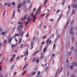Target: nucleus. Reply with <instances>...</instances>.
Segmentation results:
<instances>
[{"instance_id":"nucleus-1","label":"nucleus","mask_w":77,"mask_h":77,"mask_svg":"<svg viewBox=\"0 0 77 77\" xmlns=\"http://www.w3.org/2000/svg\"><path fill=\"white\" fill-rule=\"evenodd\" d=\"M23 27V26L22 25L21 26H19L17 29V30L18 32H19V33H18L17 34H15V35H14L13 38H16V36H20V35L21 34V28H22Z\"/></svg>"},{"instance_id":"nucleus-2","label":"nucleus","mask_w":77,"mask_h":77,"mask_svg":"<svg viewBox=\"0 0 77 77\" xmlns=\"http://www.w3.org/2000/svg\"><path fill=\"white\" fill-rule=\"evenodd\" d=\"M39 8H40V7H39V8L36 10L35 14L34 16H33L32 21H33V22L35 21V20H36V16H37L39 14H40V11L39 10Z\"/></svg>"},{"instance_id":"nucleus-3","label":"nucleus","mask_w":77,"mask_h":77,"mask_svg":"<svg viewBox=\"0 0 77 77\" xmlns=\"http://www.w3.org/2000/svg\"><path fill=\"white\" fill-rule=\"evenodd\" d=\"M31 17H32V15L30 14H29L27 19H26L27 20L25 26H26L29 24V22L31 20V19H32V18Z\"/></svg>"},{"instance_id":"nucleus-4","label":"nucleus","mask_w":77,"mask_h":77,"mask_svg":"<svg viewBox=\"0 0 77 77\" xmlns=\"http://www.w3.org/2000/svg\"><path fill=\"white\" fill-rule=\"evenodd\" d=\"M32 60L33 61H34V62H36L37 63H39V57H37L36 58H34L32 59Z\"/></svg>"},{"instance_id":"nucleus-5","label":"nucleus","mask_w":77,"mask_h":77,"mask_svg":"<svg viewBox=\"0 0 77 77\" xmlns=\"http://www.w3.org/2000/svg\"><path fill=\"white\" fill-rule=\"evenodd\" d=\"M49 41H50V39H48L46 42V43L47 44L46 46L47 47H48L49 46V44H48V42L49 44H50V43L51 42V40H50L49 42Z\"/></svg>"},{"instance_id":"nucleus-6","label":"nucleus","mask_w":77,"mask_h":77,"mask_svg":"<svg viewBox=\"0 0 77 77\" xmlns=\"http://www.w3.org/2000/svg\"><path fill=\"white\" fill-rule=\"evenodd\" d=\"M27 15H26L24 16L23 18V17L22 18L21 20H22V21H23V20H27Z\"/></svg>"},{"instance_id":"nucleus-7","label":"nucleus","mask_w":77,"mask_h":77,"mask_svg":"<svg viewBox=\"0 0 77 77\" xmlns=\"http://www.w3.org/2000/svg\"><path fill=\"white\" fill-rule=\"evenodd\" d=\"M34 44V41H32L31 42V48L30 49V50H32V48H33V44Z\"/></svg>"},{"instance_id":"nucleus-8","label":"nucleus","mask_w":77,"mask_h":77,"mask_svg":"<svg viewBox=\"0 0 77 77\" xmlns=\"http://www.w3.org/2000/svg\"><path fill=\"white\" fill-rule=\"evenodd\" d=\"M26 6H27V5H25V6H24V7L23 8V11L25 12H27V11H28V8H26Z\"/></svg>"},{"instance_id":"nucleus-9","label":"nucleus","mask_w":77,"mask_h":77,"mask_svg":"<svg viewBox=\"0 0 77 77\" xmlns=\"http://www.w3.org/2000/svg\"><path fill=\"white\" fill-rule=\"evenodd\" d=\"M8 33V31H6L5 32H2L1 35H5V34L7 35Z\"/></svg>"},{"instance_id":"nucleus-10","label":"nucleus","mask_w":77,"mask_h":77,"mask_svg":"<svg viewBox=\"0 0 77 77\" xmlns=\"http://www.w3.org/2000/svg\"><path fill=\"white\" fill-rule=\"evenodd\" d=\"M13 39V37H11L10 39H8V43L10 44H11V41H12V39Z\"/></svg>"},{"instance_id":"nucleus-11","label":"nucleus","mask_w":77,"mask_h":77,"mask_svg":"<svg viewBox=\"0 0 77 77\" xmlns=\"http://www.w3.org/2000/svg\"><path fill=\"white\" fill-rule=\"evenodd\" d=\"M20 24V25H19L18 27H19V26H22V27H23V23H22V22H20V21H19L18 22V24Z\"/></svg>"},{"instance_id":"nucleus-12","label":"nucleus","mask_w":77,"mask_h":77,"mask_svg":"<svg viewBox=\"0 0 77 77\" xmlns=\"http://www.w3.org/2000/svg\"><path fill=\"white\" fill-rule=\"evenodd\" d=\"M39 51H37L36 52H34V54H33L32 56H35V55H36V54H37L39 52Z\"/></svg>"},{"instance_id":"nucleus-13","label":"nucleus","mask_w":77,"mask_h":77,"mask_svg":"<svg viewBox=\"0 0 77 77\" xmlns=\"http://www.w3.org/2000/svg\"><path fill=\"white\" fill-rule=\"evenodd\" d=\"M47 51V48L46 47H45L43 50V53H45V52Z\"/></svg>"},{"instance_id":"nucleus-14","label":"nucleus","mask_w":77,"mask_h":77,"mask_svg":"<svg viewBox=\"0 0 77 77\" xmlns=\"http://www.w3.org/2000/svg\"><path fill=\"white\" fill-rule=\"evenodd\" d=\"M72 42H74V36H72Z\"/></svg>"},{"instance_id":"nucleus-15","label":"nucleus","mask_w":77,"mask_h":77,"mask_svg":"<svg viewBox=\"0 0 77 77\" xmlns=\"http://www.w3.org/2000/svg\"><path fill=\"white\" fill-rule=\"evenodd\" d=\"M74 27H72L70 30V32L71 30L72 32H73L74 31Z\"/></svg>"},{"instance_id":"nucleus-16","label":"nucleus","mask_w":77,"mask_h":77,"mask_svg":"<svg viewBox=\"0 0 77 77\" xmlns=\"http://www.w3.org/2000/svg\"><path fill=\"white\" fill-rule=\"evenodd\" d=\"M73 14H75V10H73V11L72 12L71 15H72Z\"/></svg>"},{"instance_id":"nucleus-17","label":"nucleus","mask_w":77,"mask_h":77,"mask_svg":"<svg viewBox=\"0 0 77 77\" xmlns=\"http://www.w3.org/2000/svg\"><path fill=\"white\" fill-rule=\"evenodd\" d=\"M72 65H73V66H77V63H72Z\"/></svg>"},{"instance_id":"nucleus-18","label":"nucleus","mask_w":77,"mask_h":77,"mask_svg":"<svg viewBox=\"0 0 77 77\" xmlns=\"http://www.w3.org/2000/svg\"><path fill=\"white\" fill-rule=\"evenodd\" d=\"M44 57V56L43 55H42V54L41 56L40 57V59H42Z\"/></svg>"},{"instance_id":"nucleus-19","label":"nucleus","mask_w":77,"mask_h":77,"mask_svg":"<svg viewBox=\"0 0 77 77\" xmlns=\"http://www.w3.org/2000/svg\"><path fill=\"white\" fill-rule=\"evenodd\" d=\"M23 53L24 54L23 55H20L21 57H24V56H25V54H26V52H24Z\"/></svg>"},{"instance_id":"nucleus-20","label":"nucleus","mask_w":77,"mask_h":77,"mask_svg":"<svg viewBox=\"0 0 77 77\" xmlns=\"http://www.w3.org/2000/svg\"><path fill=\"white\" fill-rule=\"evenodd\" d=\"M70 32L71 34L72 35H74V33L73 32V31H71V30H70Z\"/></svg>"},{"instance_id":"nucleus-21","label":"nucleus","mask_w":77,"mask_h":77,"mask_svg":"<svg viewBox=\"0 0 77 77\" xmlns=\"http://www.w3.org/2000/svg\"><path fill=\"white\" fill-rule=\"evenodd\" d=\"M21 7V5H19V4L17 5V8H20Z\"/></svg>"},{"instance_id":"nucleus-22","label":"nucleus","mask_w":77,"mask_h":77,"mask_svg":"<svg viewBox=\"0 0 77 77\" xmlns=\"http://www.w3.org/2000/svg\"><path fill=\"white\" fill-rule=\"evenodd\" d=\"M15 66V65H12L11 67V69L12 70V69H14V68Z\"/></svg>"},{"instance_id":"nucleus-23","label":"nucleus","mask_w":77,"mask_h":77,"mask_svg":"<svg viewBox=\"0 0 77 77\" xmlns=\"http://www.w3.org/2000/svg\"><path fill=\"white\" fill-rule=\"evenodd\" d=\"M29 77H32V76H33V75L32 74V73L29 75H28Z\"/></svg>"},{"instance_id":"nucleus-24","label":"nucleus","mask_w":77,"mask_h":77,"mask_svg":"<svg viewBox=\"0 0 77 77\" xmlns=\"http://www.w3.org/2000/svg\"><path fill=\"white\" fill-rule=\"evenodd\" d=\"M34 14V13L33 12H31V15H32V18L33 19V16H34V15H33Z\"/></svg>"},{"instance_id":"nucleus-25","label":"nucleus","mask_w":77,"mask_h":77,"mask_svg":"<svg viewBox=\"0 0 77 77\" xmlns=\"http://www.w3.org/2000/svg\"><path fill=\"white\" fill-rule=\"evenodd\" d=\"M14 47H15V45L14 44L12 45L11 48H14Z\"/></svg>"},{"instance_id":"nucleus-26","label":"nucleus","mask_w":77,"mask_h":77,"mask_svg":"<svg viewBox=\"0 0 77 77\" xmlns=\"http://www.w3.org/2000/svg\"><path fill=\"white\" fill-rule=\"evenodd\" d=\"M31 73L32 75H35L36 74V71H34L33 73Z\"/></svg>"},{"instance_id":"nucleus-27","label":"nucleus","mask_w":77,"mask_h":77,"mask_svg":"<svg viewBox=\"0 0 77 77\" xmlns=\"http://www.w3.org/2000/svg\"><path fill=\"white\" fill-rule=\"evenodd\" d=\"M22 40V39H21V38H20V41H19V44H21V41Z\"/></svg>"},{"instance_id":"nucleus-28","label":"nucleus","mask_w":77,"mask_h":77,"mask_svg":"<svg viewBox=\"0 0 77 77\" xmlns=\"http://www.w3.org/2000/svg\"><path fill=\"white\" fill-rule=\"evenodd\" d=\"M71 52H69L68 53V56H71Z\"/></svg>"},{"instance_id":"nucleus-29","label":"nucleus","mask_w":77,"mask_h":77,"mask_svg":"<svg viewBox=\"0 0 77 77\" xmlns=\"http://www.w3.org/2000/svg\"><path fill=\"white\" fill-rule=\"evenodd\" d=\"M74 20L73 19L71 22V24H73L74 23Z\"/></svg>"},{"instance_id":"nucleus-30","label":"nucleus","mask_w":77,"mask_h":77,"mask_svg":"<svg viewBox=\"0 0 77 77\" xmlns=\"http://www.w3.org/2000/svg\"><path fill=\"white\" fill-rule=\"evenodd\" d=\"M60 35H59L58 36H57V38H56L55 41H56V39H57V38H60Z\"/></svg>"},{"instance_id":"nucleus-31","label":"nucleus","mask_w":77,"mask_h":77,"mask_svg":"<svg viewBox=\"0 0 77 77\" xmlns=\"http://www.w3.org/2000/svg\"><path fill=\"white\" fill-rule=\"evenodd\" d=\"M13 60H14V58H12L10 60V61L11 62H13Z\"/></svg>"},{"instance_id":"nucleus-32","label":"nucleus","mask_w":77,"mask_h":77,"mask_svg":"<svg viewBox=\"0 0 77 77\" xmlns=\"http://www.w3.org/2000/svg\"><path fill=\"white\" fill-rule=\"evenodd\" d=\"M60 10H58V11H57L56 13V14H58V13L59 12H60Z\"/></svg>"},{"instance_id":"nucleus-33","label":"nucleus","mask_w":77,"mask_h":77,"mask_svg":"<svg viewBox=\"0 0 77 77\" xmlns=\"http://www.w3.org/2000/svg\"><path fill=\"white\" fill-rule=\"evenodd\" d=\"M63 2L62 4V5H64V3H65V0H63Z\"/></svg>"},{"instance_id":"nucleus-34","label":"nucleus","mask_w":77,"mask_h":77,"mask_svg":"<svg viewBox=\"0 0 77 77\" xmlns=\"http://www.w3.org/2000/svg\"><path fill=\"white\" fill-rule=\"evenodd\" d=\"M15 4V2H12V5H13V6H14Z\"/></svg>"},{"instance_id":"nucleus-35","label":"nucleus","mask_w":77,"mask_h":77,"mask_svg":"<svg viewBox=\"0 0 77 77\" xmlns=\"http://www.w3.org/2000/svg\"><path fill=\"white\" fill-rule=\"evenodd\" d=\"M23 45H24V44H22L21 45H20V48H22V47H23Z\"/></svg>"},{"instance_id":"nucleus-36","label":"nucleus","mask_w":77,"mask_h":77,"mask_svg":"<svg viewBox=\"0 0 77 77\" xmlns=\"http://www.w3.org/2000/svg\"><path fill=\"white\" fill-rule=\"evenodd\" d=\"M72 7L73 8L75 7V4H74L72 5Z\"/></svg>"},{"instance_id":"nucleus-37","label":"nucleus","mask_w":77,"mask_h":77,"mask_svg":"<svg viewBox=\"0 0 77 77\" xmlns=\"http://www.w3.org/2000/svg\"><path fill=\"white\" fill-rule=\"evenodd\" d=\"M70 68L71 69H73V66H70Z\"/></svg>"},{"instance_id":"nucleus-38","label":"nucleus","mask_w":77,"mask_h":77,"mask_svg":"<svg viewBox=\"0 0 77 77\" xmlns=\"http://www.w3.org/2000/svg\"><path fill=\"white\" fill-rule=\"evenodd\" d=\"M46 36H47L46 35H45V36L43 37L42 39H45V38H46Z\"/></svg>"},{"instance_id":"nucleus-39","label":"nucleus","mask_w":77,"mask_h":77,"mask_svg":"<svg viewBox=\"0 0 77 77\" xmlns=\"http://www.w3.org/2000/svg\"><path fill=\"white\" fill-rule=\"evenodd\" d=\"M26 70L24 71V72H23V73L22 74V75H24V74H25V73H26Z\"/></svg>"},{"instance_id":"nucleus-40","label":"nucleus","mask_w":77,"mask_h":77,"mask_svg":"<svg viewBox=\"0 0 77 77\" xmlns=\"http://www.w3.org/2000/svg\"><path fill=\"white\" fill-rule=\"evenodd\" d=\"M6 10H5L4 13V17H5V13H6Z\"/></svg>"},{"instance_id":"nucleus-41","label":"nucleus","mask_w":77,"mask_h":77,"mask_svg":"<svg viewBox=\"0 0 77 77\" xmlns=\"http://www.w3.org/2000/svg\"><path fill=\"white\" fill-rule=\"evenodd\" d=\"M68 23H69V21H67V23H66V27H67V26H68Z\"/></svg>"},{"instance_id":"nucleus-42","label":"nucleus","mask_w":77,"mask_h":77,"mask_svg":"<svg viewBox=\"0 0 77 77\" xmlns=\"http://www.w3.org/2000/svg\"><path fill=\"white\" fill-rule=\"evenodd\" d=\"M28 50H27V51H26V56L27 55V56H28Z\"/></svg>"},{"instance_id":"nucleus-43","label":"nucleus","mask_w":77,"mask_h":77,"mask_svg":"<svg viewBox=\"0 0 77 77\" xmlns=\"http://www.w3.org/2000/svg\"><path fill=\"white\" fill-rule=\"evenodd\" d=\"M23 33H24V31L22 32V34H21V37H22L23 36Z\"/></svg>"},{"instance_id":"nucleus-44","label":"nucleus","mask_w":77,"mask_h":77,"mask_svg":"<svg viewBox=\"0 0 77 77\" xmlns=\"http://www.w3.org/2000/svg\"><path fill=\"white\" fill-rule=\"evenodd\" d=\"M8 6H11V3H9L8 4Z\"/></svg>"},{"instance_id":"nucleus-45","label":"nucleus","mask_w":77,"mask_h":77,"mask_svg":"<svg viewBox=\"0 0 77 77\" xmlns=\"http://www.w3.org/2000/svg\"><path fill=\"white\" fill-rule=\"evenodd\" d=\"M20 58V57H17L16 59V60H17L18 59H19Z\"/></svg>"},{"instance_id":"nucleus-46","label":"nucleus","mask_w":77,"mask_h":77,"mask_svg":"<svg viewBox=\"0 0 77 77\" xmlns=\"http://www.w3.org/2000/svg\"><path fill=\"white\" fill-rule=\"evenodd\" d=\"M32 3H31V5H30L29 8V9H30V8H31V7H32Z\"/></svg>"},{"instance_id":"nucleus-47","label":"nucleus","mask_w":77,"mask_h":77,"mask_svg":"<svg viewBox=\"0 0 77 77\" xmlns=\"http://www.w3.org/2000/svg\"><path fill=\"white\" fill-rule=\"evenodd\" d=\"M29 34L28 33H27V34L26 35V37H29Z\"/></svg>"},{"instance_id":"nucleus-48","label":"nucleus","mask_w":77,"mask_h":77,"mask_svg":"<svg viewBox=\"0 0 77 77\" xmlns=\"http://www.w3.org/2000/svg\"><path fill=\"white\" fill-rule=\"evenodd\" d=\"M2 46V44L1 43H0V49L1 48V47Z\"/></svg>"},{"instance_id":"nucleus-49","label":"nucleus","mask_w":77,"mask_h":77,"mask_svg":"<svg viewBox=\"0 0 77 77\" xmlns=\"http://www.w3.org/2000/svg\"><path fill=\"white\" fill-rule=\"evenodd\" d=\"M55 46H56V45L55 44H54L53 46V49H54V47H55Z\"/></svg>"},{"instance_id":"nucleus-50","label":"nucleus","mask_w":77,"mask_h":77,"mask_svg":"<svg viewBox=\"0 0 77 77\" xmlns=\"http://www.w3.org/2000/svg\"><path fill=\"white\" fill-rule=\"evenodd\" d=\"M45 15V14H42V15H40V17H44V16Z\"/></svg>"},{"instance_id":"nucleus-51","label":"nucleus","mask_w":77,"mask_h":77,"mask_svg":"<svg viewBox=\"0 0 77 77\" xmlns=\"http://www.w3.org/2000/svg\"><path fill=\"white\" fill-rule=\"evenodd\" d=\"M20 9H18L17 10V12H18L19 13H20Z\"/></svg>"},{"instance_id":"nucleus-52","label":"nucleus","mask_w":77,"mask_h":77,"mask_svg":"<svg viewBox=\"0 0 77 77\" xmlns=\"http://www.w3.org/2000/svg\"><path fill=\"white\" fill-rule=\"evenodd\" d=\"M40 74V72L38 71L37 74V75H38L39 74Z\"/></svg>"},{"instance_id":"nucleus-53","label":"nucleus","mask_w":77,"mask_h":77,"mask_svg":"<svg viewBox=\"0 0 77 77\" xmlns=\"http://www.w3.org/2000/svg\"><path fill=\"white\" fill-rule=\"evenodd\" d=\"M8 3H6V2L5 3L4 6H6V5H8Z\"/></svg>"},{"instance_id":"nucleus-54","label":"nucleus","mask_w":77,"mask_h":77,"mask_svg":"<svg viewBox=\"0 0 77 77\" xmlns=\"http://www.w3.org/2000/svg\"><path fill=\"white\" fill-rule=\"evenodd\" d=\"M77 4H76L75 6V9H77Z\"/></svg>"},{"instance_id":"nucleus-55","label":"nucleus","mask_w":77,"mask_h":77,"mask_svg":"<svg viewBox=\"0 0 77 77\" xmlns=\"http://www.w3.org/2000/svg\"><path fill=\"white\" fill-rule=\"evenodd\" d=\"M13 57L14 58H15V54H14L13 55Z\"/></svg>"},{"instance_id":"nucleus-56","label":"nucleus","mask_w":77,"mask_h":77,"mask_svg":"<svg viewBox=\"0 0 77 77\" xmlns=\"http://www.w3.org/2000/svg\"><path fill=\"white\" fill-rule=\"evenodd\" d=\"M17 74V72H14V74H13L14 75H16Z\"/></svg>"},{"instance_id":"nucleus-57","label":"nucleus","mask_w":77,"mask_h":77,"mask_svg":"<svg viewBox=\"0 0 77 77\" xmlns=\"http://www.w3.org/2000/svg\"><path fill=\"white\" fill-rule=\"evenodd\" d=\"M68 8L69 9V11L70 10V6H69L68 7Z\"/></svg>"},{"instance_id":"nucleus-58","label":"nucleus","mask_w":77,"mask_h":77,"mask_svg":"<svg viewBox=\"0 0 77 77\" xmlns=\"http://www.w3.org/2000/svg\"><path fill=\"white\" fill-rule=\"evenodd\" d=\"M35 36L33 38V41H34V40H35Z\"/></svg>"},{"instance_id":"nucleus-59","label":"nucleus","mask_w":77,"mask_h":77,"mask_svg":"<svg viewBox=\"0 0 77 77\" xmlns=\"http://www.w3.org/2000/svg\"><path fill=\"white\" fill-rule=\"evenodd\" d=\"M74 47H72L71 48L72 50H74Z\"/></svg>"},{"instance_id":"nucleus-60","label":"nucleus","mask_w":77,"mask_h":77,"mask_svg":"<svg viewBox=\"0 0 77 77\" xmlns=\"http://www.w3.org/2000/svg\"><path fill=\"white\" fill-rule=\"evenodd\" d=\"M35 11H36V8H35L33 10V11H34V12H35Z\"/></svg>"},{"instance_id":"nucleus-61","label":"nucleus","mask_w":77,"mask_h":77,"mask_svg":"<svg viewBox=\"0 0 77 77\" xmlns=\"http://www.w3.org/2000/svg\"><path fill=\"white\" fill-rule=\"evenodd\" d=\"M47 69H48V67H47L45 69V71H47Z\"/></svg>"},{"instance_id":"nucleus-62","label":"nucleus","mask_w":77,"mask_h":77,"mask_svg":"<svg viewBox=\"0 0 77 77\" xmlns=\"http://www.w3.org/2000/svg\"><path fill=\"white\" fill-rule=\"evenodd\" d=\"M74 2H75L76 3H77V0H76V1H75V0H74Z\"/></svg>"},{"instance_id":"nucleus-63","label":"nucleus","mask_w":77,"mask_h":77,"mask_svg":"<svg viewBox=\"0 0 77 77\" xmlns=\"http://www.w3.org/2000/svg\"><path fill=\"white\" fill-rule=\"evenodd\" d=\"M54 56H55V54H52V57H54Z\"/></svg>"},{"instance_id":"nucleus-64","label":"nucleus","mask_w":77,"mask_h":77,"mask_svg":"<svg viewBox=\"0 0 77 77\" xmlns=\"http://www.w3.org/2000/svg\"><path fill=\"white\" fill-rule=\"evenodd\" d=\"M50 20L51 21H53V19H50Z\"/></svg>"}]
</instances>
